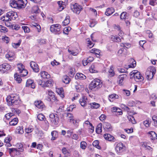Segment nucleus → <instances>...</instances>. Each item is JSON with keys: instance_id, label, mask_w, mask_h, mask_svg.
Instances as JSON below:
<instances>
[{"instance_id": "1", "label": "nucleus", "mask_w": 157, "mask_h": 157, "mask_svg": "<svg viewBox=\"0 0 157 157\" xmlns=\"http://www.w3.org/2000/svg\"><path fill=\"white\" fill-rule=\"evenodd\" d=\"M8 105L9 106H14L19 104L21 102L19 96L16 94H12L8 96L6 98Z\"/></svg>"}, {"instance_id": "2", "label": "nucleus", "mask_w": 157, "mask_h": 157, "mask_svg": "<svg viewBox=\"0 0 157 157\" xmlns=\"http://www.w3.org/2000/svg\"><path fill=\"white\" fill-rule=\"evenodd\" d=\"M102 86V82L100 79L95 78L90 83L89 87V89L94 91L97 90L100 88Z\"/></svg>"}, {"instance_id": "3", "label": "nucleus", "mask_w": 157, "mask_h": 157, "mask_svg": "<svg viewBox=\"0 0 157 157\" xmlns=\"http://www.w3.org/2000/svg\"><path fill=\"white\" fill-rule=\"evenodd\" d=\"M156 69L153 66L149 67L146 72V75L148 79H151L155 74Z\"/></svg>"}, {"instance_id": "4", "label": "nucleus", "mask_w": 157, "mask_h": 157, "mask_svg": "<svg viewBox=\"0 0 157 157\" xmlns=\"http://www.w3.org/2000/svg\"><path fill=\"white\" fill-rule=\"evenodd\" d=\"M71 8L72 11L77 14H78L83 9L82 6L77 3L71 5Z\"/></svg>"}, {"instance_id": "5", "label": "nucleus", "mask_w": 157, "mask_h": 157, "mask_svg": "<svg viewBox=\"0 0 157 157\" xmlns=\"http://www.w3.org/2000/svg\"><path fill=\"white\" fill-rule=\"evenodd\" d=\"M61 26L58 24L52 25L50 27V31L55 34H59L61 33Z\"/></svg>"}, {"instance_id": "6", "label": "nucleus", "mask_w": 157, "mask_h": 157, "mask_svg": "<svg viewBox=\"0 0 157 157\" xmlns=\"http://www.w3.org/2000/svg\"><path fill=\"white\" fill-rule=\"evenodd\" d=\"M50 120L54 125H57L59 122V118L57 114L52 113L49 115Z\"/></svg>"}, {"instance_id": "7", "label": "nucleus", "mask_w": 157, "mask_h": 157, "mask_svg": "<svg viewBox=\"0 0 157 157\" xmlns=\"http://www.w3.org/2000/svg\"><path fill=\"white\" fill-rule=\"evenodd\" d=\"M125 149L124 145L121 142L118 143L115 147V150L118 153H122L125 150Z\"/></svg>"}, {"instance_id": "8", "label": "nucleus", "mask_w": 157, "mask_h": 157, "mask_svg": "<svg viewBox=\"0 0 157 157\" xmlns=\"http://www.w3.org/2000/svg\"><path fill=\"white\" fill-rule=\"evenodd\" d=\"M11 66L7 63H4L0 65V71L3 73L9 70Z\"/></svg>"}, {"instance_id": "9", "label": "nucleus", "mask_w": 157, "mask_h": 157, "mask_svg": "<svg viewBox=\"0 0 157 157\" xmlns=\"http://www.w3.org/2000/svg\"><path fill=\"white\" fill-rule=\"evenodd\" d=\"M47 94L48 93V95L47 97V100L48 101L53 102L56 99L54 93L51 90H48Z\"/></svg>"}, {"instance_id": "10", "label": "nucleus", "mask_w": 157, "mask_h": 157, "mask_svg": "<svg viewBox=\"0 0 157 157\" xmlns=\"http://www.w3.org/2000/svg\"><path fill=\"white\" fill-rule=\"evenodd\" d=\"M10 155L12 157H14L15 155H19L20 154V152L18 151V150L16 149V148H9L7 149Z\"/></svg>"}, {"instance_id": "11", "label": "nucleus", "mask_w": 157, "mask_h": 157, "mask_svg": "<svg viewBox=\"0 0 157 157\" xmlns=\"http://www.w3.org/2000/svg\"><path fill=\"white\" fill-rule=\"evenodd\" d=\"M7 16L10 17V21L11 20H15L17 18L18 16L16 12L13 11H10L7 13Z\"/></svg>"}, {"instance_id": "12", "label": "nucleus", "mask_w": 157, "mask_h": 157, "mask_svg": "<svg viewBox=\"0 0 157 157\" xmlns=\"http://www.w3.org/2000/svg\"><path fill=\"white\" fill-rule=\"evenodd\" d=\"M24 3L23 2L22 0H20V1L15 3L14 2H10V5L11 6L15 8L16 7H24L25 5L24 4Z\"/></svg>"}, {"instance_id": "13", "label": "nucleus", "mask_w": 157, "mask_h": 157, "mask_svg": "<svg viewBox=\"0 0 157 157\" xmlns=\"http://www.w3.org/2000/svg\"><path fill=\"white\" fill-rule=\"evenodd\" d=\"M132 78H134L136 82L142 81L144 79V77L140 75V72H137L134 75H132Z\"/></svg>"}, {"instance_id": "14", "label": "nucleus", "mask_w": 157, "mask_h": 157, "mask_svg": "<svg viewBox=\"0 0 157 157\" xmlns=\"http://www.w3.org/2000/svg\"><path fill=\"white\" fill-rule=\"evenodd\" d=\"M31 68L33 71L36 72H38L39 71V69L37 64L35 62L31 61L30 63Z\"/></svg>"}, {"instance_id": "15", "label": "nucleus", "mask_w": 157, "mask_h": 157, "mask_svg": "<svg viewBox=\"0 0 157 157\" xmlns=\"http://www.w3.org/2000/svg\"><path fill=\"white\" fill-rule=\"evenodd\" d=\"M105 139L109 141L114 142L116 141V139L114 137L109 134H105L104 135Z\"/></svg>"}, {"instance_id": "16", "label": "nucleus", "mask_w": 157, "mask_h": 157, "mask_svg": "<svg viewBox=\"0 0 157 157\" xmlns=\"http://www.w3.org/2000/svg\"><path fill=\"white\" fill-rule=\"evenodd\" d=\"M127 75L125 74H123L119 75L118 77V82L120 85H121L123 81L126 79Z\"/></svg>"}, {"instance_id": "17", "label": "nucleus", "mask_w": 157, "mask_h": 157, "mask_svg": "<svg viewBox=\"0 0 157 157\" xmlns=\"http://www.w3.org/2000/svg\"><path fill=\"white\" fill-rule=\"evenodd\" d=\"M26 86V87H30L33 89L35 87L33 81L31 79H29L27 80Z\"/></svg>"}, {"instance_id": "18", "label": "nucleus", "mask_w": 157, "mask_h": 157, "mask_svg": "<svg viewBox=\"0 0 157 157\" xmlns=\"http://www.w3.org/2000/svg\"><path fill=\"white\" fill-rule=\"evenodd\" d=\"M103 128L105 130L111 131L112 130V128L111 124L108 122H105L104 123Z\"/></svg>"}, {"instance_id": "19", "label": "nucleus", "mask_w": 157, "mask_h": 157, "mask_svg": "<svg viewBox=\"0 0 157 157\" xmlns=\"http://www.w3.org/2000/svg\"><path fill=\"white\" fill-rule=\"evenodd\" d=\"M150 139L152 140H155L157 139V134L154 131H151L148 132Z\"/></svg>"}, {"instance_id": "20", "label": "nucleus", "mask_w": 157, "mask_h": 157, "mask_svg": "<svg viewBox=\"0 0 157 157\" xmlns=\"http://www.w3.org/2000/svg\"><path fill=\"white\" fill-rule=\"evenodd\" d=\"M87 98L84 96L82 97V98H81L79 100V102L81 105L82 106H85L87 103Z\"/></svg>"}, {"instance_id": "21", "label": "nucleus", "mask_w": 157, "mask_h": 157, "mask_svg": "<svg viewBox=\"0 0 157 157\" xmlns=\"http://www.w3.org/2000/svg\"><path fill=\"white\" fill-rule=\"evenodd\" d=\"M67 119L69 120L70 122H72L73 124H75L77 122L76 120H74V117L72 114L71 113H67Z\"/></svg>"}, {"instance_id": "22", "label": "nucleus", "mask_w": 157, "mask_h": 157, "mask_svg": "<svg viewBox=\"0 0 157 157\" xmlns=\"http://www.w3.org/2000/svg\"><path fill=\"white\" fill-rule=\"evenodd\" d=\"M34 104L39 109L43 108L44 107L43 103L40 101H35Z\"/></svg>"}, {"instance_id": "23", "label": "nucleus", "mask_w": 157, "mask_h": 157, "mask_svg": "<svg viewBox=\"0 0 157 157\" xmlns=\"http://www.w3.org/2000/svg\"><path fill=\"white\" fill-rule=\"evenodd\" d=\"M53 81L52 79H49L46 82H44V85H43V87H51L53 85Z\"/></svg>"}, {"instance_id": "24", "label": "nucleus", "mask_w": 157, "mask_h": 157, "mask_svg": "<svg viewBox=\"0 0 157 157\" xmlns=\"http://www.w3.org/2000/svg\"><path fill=\"white\" fill-rule=\"evenodd\" d=\"M40 74L41 77L43 78L48 79L50 78V75L45 71H42L41 72Z\"/></svg>"}, {"instance_id": "25", "label": "nucleus", "mask_w": 157, "mask_h": 157, "mask_svg": "<svg viewBox=\"0 0 157 157\" xmlns=\"http://www.w3.org/2000/svg\"><path fill=\"white\" fill-rule=\"evenodd\" d=\"M114 11L115 10L113 8H108L106 9L105 14L107 16H109L112 14Z\"/></svg>"}, {"instance_id": "26", "label": "nucleus", "mask_w": 157, "mask_h": 157, "mask_svg": "<svg viewBox=\"0 0 157 157\" xmlns=\"http://www.w3.org/2000/svg\"><path fill=\"white\" fill-rule=\"evenodd\" d=\"M51 135L52 137L51 140H56L58 136V133L56 131H53L51 132Z\"/></svg>"}, {"instance_id": "27", "label": "nucleus", "mask_w": 157, "mask_h": 157, "mask_svg": "<svg viewBox=\"0 0 157 157\" xmlns=\"http://www.w3.org/2000/svg\"><path fill=\"white\" fill-rule=\"evenodd\" d=\"M70 22V17L69 16H67L64 21L63 22L62 24L63 26L67 25Z\"/></svg>"}, {"instance_id": "28", "label": "nucleus", "mask_w": 157, "mask_h": 157, "mask_svg": "<svg viewBox=\"0 0 157 157\" xmlns=\"http://www.w3.org/2000/svg\"><path fill=\"white\" fill-rule=\"evenodd\" d=\"M62 81L64 83L68 84L69 83L70 81V79L68 76L65 75L63 77Z\"/></svg>"}, {"instance_id": "29", "label": "nucleus", "mask_w": 157, "mask_h": 157, "mask_svg": "<svg viewBox=\"0 0 157 157\" xmlns=\"http://www.w3.org/2000/svg\"><path fill=\"white\" fill-rule=\"evenodd\" d=\"M16 147L17 148H16V149H17L20 152L23 151V145L21 143H17L16 145Z\"/></svg>"}, {"instance_id": "30", "label": "nucleus", "mask_w": 157, "mask_h": 157, "mask_svg": "<svg viewBox=\"0 0 157 157\" xmlns=\"http://www.w3.org/2000/svg\"><path fill=\"white\" fill-rule=\"evenodd\" d=\"M16 132L19 134H22L24 132L23 127L22 126H18L17 128Z\"/></svg>"}, {"instance_id": "31", "label": "nucleus", "mask_w": 157, "mask_h": 157, "mask_svg": "<svg viewBox=\"0 0 157 157\" xmlns=\"http://www.w3.org/2000/svg\"><path fill=\"white\" fill-rule=\"evenodd\" d=\"M32 12L33 13H37L40 12V10L37 6H33L32 9Z\"/></svg>"}, {"instance_id": "32", "label": "nucleus", "mask_w": 157, "mask_h": 157, "mask_svg": "<svg viewBox=\"0 0 157 157\" xmlns=\"http://www.w3.org/2000/svg\"><path fill=\"white\" fill-rule=\"evenodd\" d=\"M102 124L100 123L97 125L96 128V132L98 134H100L102 132Z\"/></svg>"}, {"instance_id": "33", "label": "nucleus", "mask_w": 157, "mask_h": 157, "mask_svg": "<svg viewBox=\"0 0 157 157\" xmlns=\"http://www.w3.org/2000/svg\"><path fill=\"white\" fill-rule=\"evenodd\" d=\"M6 58H8L10 61L12 60L14 58V54H11L10 52H9L6 55Z\"/></svg>"}, {"instance_id": "34", "label": "nucleus", "mask_w": 157, "mask_h": 157, "mask_svg": "<svg viewBox=\"0 0 157 157\" xmlns=\"http://www.w3.org/2000/svg\"><path fill=\"white\" fill-rule=\"evenodd\" d=\"M90 71L92 73H96L98 72L97 69L95 68L94 65L92 64L89 69Z\"/></svg>"}, {"instance_id": "35", "label": "nucleus", "mask_w": 157, "mask_h": 157, "mask_svg": "<svg viewBox=\"0 0 157 157\" xmlns=\"http://www.w3.org/2000/svg\"><path fill=\"white\" fill-rule=\"evenodd\" d=\"M18 120L17 118H14L9 123L10 125L14 126L16 125L18 123Z\"/></svg>"}, {"instance_id": "36", "label": "nucleus", "mask_w": 157, "mask_h": 157, "mask_svg": "<svg viewBox=\"0 0 157 157\" xmlns=\"http://www.w3.org/2000/svg\"><path fill=\"white\" fill-rule=\"evenodd\" d=\"M14 78L15 80L18 83L21 82L22 79L21 78V76L16 73L14 75Z\"/></svg>"}, {"instance_id": "37", "label": "nucleus", "mask_w": 157, "mask_h": 157, "mask_svg": "<svg viewBox=\"0 0 157 157\" xmlns=\"http://www.w3.org/2000/svg\"><path fill=\"white\" fill-rule=\"evenodd\" d=\"M19 73L20 74V75L21 76L24 77L27 75L28 72L26 69L24 68L21 71H20Z\"/></svg>"}, {"instance_id": "38", "label": "nucleus", "mask_w": 157, "mask_h": 157, "mask_svg": "<svg viewBox=\"0 0 157 157\" xmlns=\"http://www.w3.org/2000/svg\"><path fill=\"white\" fill-rule=\"evenodd\" d=\"M90 105L92 108L97 109L99 108L100 105L97 103L95 102L91 103H90Z\"/></svg>"}, {"instance_id": "39", "label": "nucleus", "mask_w": 157, "mask_h": 157, "mask_svg": "<svg viewBox=\"0 0 157 157\" xmlns=\"http://www.w3.org/2000/svg\"><path fill=\"white\" fill-rule=\"evenodd\" d=\"M93 145L94 146L97 148L98 149H100L101 147L99 145L98 141V140H95L93 143Z\"/></svg>"}, {"instance_id": "40", "label": "nucleus", "mask_w": 157, "mask_h": 157, "mask_svg": "<svg viewBox=\"0 0 157 157\" xmlns=\"http://www.w3.org/2000/svg\"><path fill=\"white\" fill-rule=\"evenodd\" d=\"M109 75L110 77H113L115 73L113 71V67L112 66L110 67V69L109 71Z\"/></svg>"}, {"instance_id": "41", "label": "nucleus", "mask_w": 157, "mask_h": 157, "mask_svg": "<svg viewBox=\"0 0 157 157\" xmlns=\"http://www.w3.org/2000/svg\"><path fill=\"white\" fill-rule=\"evenodd\" d=\"M128 118L129 121H131V122L133 124H135L136 123V121H135L134 117L131 115H129L128 116Z\"/></svg>"}, {"instance_id": "42", "label": "nucleus", "mask_w": 157, "mask_h": 157, "mask_svg": "<svg viewBox=\"0 0 157 157\" xmlns=\"http://www.w3.org/2000/svg\"><path fill=\"white\" fill-rule=\"evenodd\" d=\"M58 94L60 95V96L62 98H64V95L63 88H60L59 89H58Z\"/></svg>"}, {"instance_id": "43", "label": "nucleus", "mask_w": 157, "mask_h": 157, "mask_svg": "<svg viewBox=\"0 0 157 157\" xmlns=\"http://www.w3.org/2000/svg\"><path fill=\"white\" fill-rule=\"evenodd\" d=\"M76 75L79 79H84L86 78V76L82 73H77Z\"/></svg>"}, {"instance_id": "44", "label": "nucleus", "mask_w": 157, "mask_h": 157, "mask_svg": "<svg viewBox=\"0 0 157 157\" xmlns=\"http://www.w3.org/2000/svg\"><path fill=\"white\" fill-rule=\"evenodd\" d=\"M21 42V40H19V42L17 43H13L12 45L13 47L15 48H17L19 46Z\"/></svg>"}, {"instance_id": "45", "label": "nucleus", "mask_w": 157, "mask_h": 157, "mask_svg": "<svg viewBox=\"0 0 157 157\" xmlns=\"http://www.w3.org/2000/svg\"><path fill=\"white\" fill-rule=\"evenodd\" d=\"M87 144L85 141H82L80 143V147L83 149H85L87 147Z\"/></svg>"}, {"instance_id": "46", "label": "nucleus", "mask_w": 157, "mask_h": 157, "mask_svg": "<svg viewBox=\"0 0 157 157\" xmlns=\"http://www.w3.org/2000/svg\"><path fill=\"white\" fill-rule=\"evenodd\" d=\"M33 129V128L32 126H30L25 128V130L26 133H29L32 132Z\"/></svg>"}, {"instance_id": "47", "label": "nucleus", "mask_w": 157, "mask_h": 157, "mask_svg": "<svg viewBox=\"0 0 157 157\" xmlns=\"http://www.w3.org/2000/svg\"><path fill=\"white\" fill-rule=\"evenodd\" d=\"M131 61L132 62V63L130 65H128L129 67V68H134L136 65V62L133 59H131Z\"/></svg>"}, {"instance_id": "48", "label": "nucleus", "mask_w": 157, "mask_h": 157, "mask_svg": "<svg viewBox=\"0 0 157 157\" xmlns=\"http://www.w3.org/2000/svg\"><path fill=\"white\" fill-rule=\"evenodd\" d=\"M92 50L94 51L95 52H94V53L95 54V55L96 56L98 57H99L100 54V50L97 49H93Z\"/></svg>"}, {"instance_id": "49", "label": "nucleus", "mask_w": 157, "mask_h": 157, "mask_svg": "<svg viewBox=\"0 0 157 157\" xmlns=\"http://www.w3.org/2000/svg\"><path fill=\"white\" fill-rule=\"evenodd\" d=\"M94 45V44L90 40H88L87 42V46L89 48H92Z\"/></svg>"}, {"instance_id": "50", "label": "nucleus", "mask_w": 157, "mask_h": 157, "mask_svg": "<svg viewBox=\"0 0 157 157\" xmlns=\"http://www.w3.org/2000/svg\"><path fill=\"white\" fill-rule=\"evenodd\" d=\"M124 50V48H122L120 49L118 51L117 55L119 56H123L124 54L123 52Z\"/></svg>"}, {"instance_id": "51", "label": "nucleus", "mask_w": 157, "mask_h": 157, "mask_svg": "<svg viewBox=\"0 0 157 157\" xmlns=\"http://www.w3.org/2000/svg\"><path fill=\"white\" fill-rule=\"evenodd\" d=\"M17 65L19 72L21 71L24 68V66L21 63L18 64Z\"/></svg>"}, {"instance_id": "52", "label": "nucleus", "mask_w": 157, "mask_h": 157, "mask_svg": "<svg viewBox=\"0 0 157 157\" xmlns=\"http://www.w3.org/2000/svg\"><path fill=\"white\" fill-rule=\"evenodd\" d=\"M120 45L121 47H124L127 48H128L130 47L131 45L130 44L128 43H121Z\"/></svg>"}, {"instance_id": "53", "label": "nucleus", "mask_w": 157, "mask_h": 157, "mask_svg": "<svg viewBox=\"0 0 157 157\" xmlns=\"http://www.w3.org/2000/svg\"><path fill=\"white\" fill-rule=\"evenodd\" d=\"M22 28L25 33H29L30 32V30L29 28L27 26H22Z\"/></svg>"}, {"instance_id": "54", "label": "nucleus", "mask_w": 157, "mask_h": 157, "mask_svg": "<svg viewBox=\"0 0 157 157\" xmlns=\"http://www.w3.org/2000/svg\"><path fill=\"white\" fill-rule=\"evenodd\" d=\"M37 118L40 121H42L45 118L44 116L42 114H39L37 117Z\"/></svg>"}, {"instance_id": "55", "label": "nucleus", "mask_w": 157, "mask_h": 157, "mask_svg": "<svg viewBox=\"0 0 157 157\" xmlns=\"http://www.w3.org/2000/svg\"><path fill=\"white\" fill-rule=\"evenodd\" d=\"M143 124L146 127H148L150 126V122L149 120H146L143 121Z\"/></svg>"}, {"instance_id": "56", "label": "nucleus", "mask_w": 157, "mask_h": 157, "mask_svg": "<svg viewBox=\"0 0 157 157\" xmlns=\"http://www.w3.org/2000/svg\"><path fill=\"white\" fill-rule=\"evenodd\" d=\"M14 114L13 113H7L5 115V117L7 120H9L12 116H13Z\"/></svg>"}, {"instance_id": "57", "label": "nucleus", "mask_w": 157, "mask_h": 157, "mask_svg": "<svg viewBox=\"0 0 157 157\" xmlns=\"http://www.w3.org/2000/svg\"><path fill=\"white\" fill-rule=\"evenodd\" d=\"M68 51L70 54L74 56H77L78 53L77 52H75L74 51H71L69 49H68Z\"/></svg>"}, {"instance_id": "58", "label": "nucleus", "mask_w": 157, "mask_h": 157, "mask_svg": "<svg viewBox=\"0 0 157 157\" xmlns=\"http://www.w3.org/2000/svg\"><path fill=\"white\" fill-rule=\"evenodd\" d=\"M1 19L2 21H4L5 22L8 21H10V17H9L7 16V14H6V16H4L3 17H2L1 18Z\"/></svg>"}, {"instance_id": "59", "label": "nucleus", "mask_w": 157, "mask_h": 157, "mask_svg": "<svg viewBox=\"0 0 157 157\" xmlns=\"http://www.w3.org/2000/svg\"><path fill=\"white\" fill-rule=\"evenodd\" d=\"M142 147L146 148L147 149H148L151 151H152V148L149 146H147L145 144H142Z\"/></svg>"}, {"instance_id": "60", "label": "nucleus", "mask_w": 157, "mask_h": 157, "mask_svg": "<svg viewBox=\"0 0 157 157\" xmlns=\"http://www.w3.org/2000/svg\"><path fill=\"white\" fill-rule=\"evenodd\" d=\"M126 12H123L121 14L120 18L121 19H125L126 17Z\"/></svg>"}, {"instance_id": "61", "label": "nucleus", "mask_w": 157, "mask_h": 157, "mask_svg": "<svg viewBox=\"0 0 157 157\" xmlns=\"http://www.w3.org/2000/svg\"><path fill=\"white\" fill-rule=\"evenodd\" d=\"M71 28L70 27H65L64 29L63 33L65 34H67V33H65V32H68L71 30Z\"/></svg>"}, {"instance_id": "62", "label": "nucleus", "mask_w": 157, "mask_h": 157, "mask_svg": "<svg viewBox=\"0 0 157 157\" xmlns=\"http://www.w3.org/2000/svg\"><path fill=\"white\" fill-rule=\"evenodd\" d=\"M75 88L78 92H79L82 88L81 85H77L75 86Z\"/></svg>"}, {"instance_id": "63", "label": "nucleus", "mask_w": 157, "mask_h": 157, "mask_svg": "<svg viewBox=\"0 0 157 157\" xmlns=\"http://www.w3.org/2000/svg\"><path fill=\"white\" fill-rule=\"evenodd\" d=\"M123 93L127 96H129L130 95V92L129 90H123Z\"/></svg>"}, {"instance_id": "64", "label": "nucleus", "mask_w": 157, "mask_h": 157, "mask_svg": "<svg viewBox=\"0 0 157 157\" xmlns=\"http://www.w3.org/2000/svg\"><path fill=\"white\" fill-rule=\"evenodd\" d=\"M97 24V22L94 21H90V26L92 27H94Z\"/></svg>"}]
</instances>
